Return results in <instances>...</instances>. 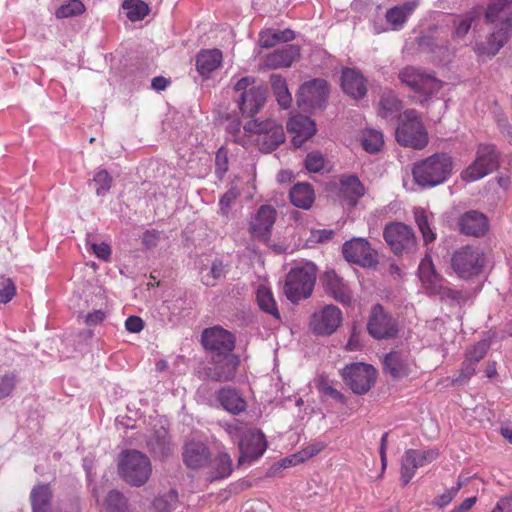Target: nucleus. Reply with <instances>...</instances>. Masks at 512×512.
Here are the masks:
<instances>
[{
	"instance_id": "59",
	"label": "nucleus",
	"mask_w": 512,
	"mask_h": 512,
	"mask_svg": "<svg viewBox=\"0 0 512 512\" xmlns=\"http://www.w3.org/2000/svg\"><path fill=\"white\" fill-rule=\"evenodd\" d=\"M0 303H8L16 294V287L11 279L1 278Z\"/></svg>"
},
{
	"instance_id": "56",
	"label": "nucleus",
	"mask_w": 512,
	"mask_h": 512,
	"mask_svg": "<svg viewBox=\"0 0 512 512\" xmlns=\"http://www.w3.org/2000/svg\"><path fill=\"white\" fill-rule=\"evenodd\" d=\"M462 486H463V482L458 480L455 486H453L450 489H447L444 493L439 495L435 499L434 504L440 508L447 506L457 496V494L460 491V489L462 488Z\"/></svg>"
},
{
	"instance_id": "50",
	"label": "nucleus",
	"mask_w": 512,
	"mask_h": 512,
	"mask_svg": "<svg viewBox=\"0 0 512 512\" xmlns=\"http://www.w3.org/2000/svg\"><path fill=\"white\" fill-rule=\"evenodd\" d=\"M287 4V0H253V7L263 14H273L280 11Z\"/></svg>"
},
{
	"instance_id": "29",
	"label": "nucleus",
	"mask_w": 512,
	"mask_h": 512,
	"mask_svg": "<svg viewBox=\"0 0 512 512\" xmlns=\"http://www.w3.org/2000/svg\"><path fill=\"white\" fill-rule=\"evenodd\" d=\"M210 457L207 446L200 442H190L185 445L183 460L187 467L199 469L208 463Z\"/></svg>"
},
{
	"instance_id": "10",
	"label": "nucleus",
	"mask_w": 512,
	"mask_h": 512,
	"mask_svg": "<svg viewBox=\"0 0 512 512\" xmlns=\"http://www.w3.org/2000/svg\"><path fill=\"white\" fill-rule=\"evenodd\" d=\"M497 166L498 155L495 146L481 144L478 146L474 162L462 171L461 178L466 182H474L490 174Z\"/></svg>"
},
{
	"instance_id": "43",
	"label": "nucleus",
	"mask_w": 512,
	"mask_h": 512,
	"mask_svg": "<svg viewBox=\"0 0 512 512\" xmlns=\"http://www.w3.org/2000/svg\"><path fill=\"white\" fill-rule=\"evenodd\" d=\"M414 218L422 235L424 244L429 245L430 243H433L436 240V233L431 227V221L427 212L422 208H416L414 210Z\"/></svg>"
},
{
	"instance_id": "11",
	"label": "nucleus",
	"mask_w": 512,
	"mask_h": 512,
	"mask_svg": "<svg viewBox=\"0 0 512 512\" xmlns=\"http://www.w3.org/2000/svg\"><path fill=\"white\" fill-rule=\"evenodd\" d=\"M376 370L373 366L365 363H352L346 365L342 372L344 382L355 394L367 393L376 379Z\"/></svg>"
},
{
	"instance_id": "21",
	"label": "nucleus",
	"mask_w": 512,
	"mask_h": 512,
	"mask_svg": "<svg viewBox=\"0 0 512 512\" xmlns=\"http://www.w3.org/2000/svg\"><path fill=\"white\" fill-rule=\"evenodd\" d=\"M277 211L270 205H262L252 217L249 224V232L255 239L268 242L271 230L276 221Z\"/></svg>"
},
{
	"instance_id": "13",
	"label": "nucleus",
	"mask_w": 512,
	"mask_h": 512,
	"mask_svg": "<svg viewBox=\"0 0 512 512\" xmlns=\"http://www.w3.org/2000/svg\"><path fill=\"white\" fill-rule=\"evenodd\" d=\"M367 331L378 340L393 338L398 333L397 321L385 311L382 305L375 304L370 311Z\"/></svg>"
},
{
	"instance_id": "17",
	"label": "nucleus",
	"mask_w": 512,
	"mask_h": 512,
	"mask_svg": "<svg viewBox=\"0 0 512 512\" xmlns=\"http://www.w3.org/2000/svg\"><path fill=\"white\" fill-rule=\"evenodd\" d=\"M341 310L332 304L315 311L310 319V329L317 335H331L342 323Z\"/></svg>"
},
{
	"instance_id": "14",
	"label": "nucleus",
	"mask_w": 512,
	"mask_h": 512,
	"mask_svg": "<svg viewBox=\"0 0 512 512\" xmlns=\"http://www.w3.org/2000/svg\"><path fill=\"white\" fill-rule=\"evenodd\" d=\"M329 94L328 84L324 79H312L303 83L297 94V103L305 109H321Z\"/></svg>"
},
{
	"instance_id": "52",
	"label": "nucleus",
	"mask_w": 512,
	"mask_h": 512,
	"mask_svg": "<svg viewBox=\"0 0 512 512\" xmlns=\"http://www.w3.org/2000/svg\"><path fill=\"white\" fill-rule=\"evenodd\" d=\"M93 182L96 186L97 195H104L111 188L112 177L109 175L107 170L103 169L94 175Z\"/></svg>"
},
{
	"instance_id": "22",
	"label": "nucleus",
	"mask_w": 512,
	"mask_h": 512,
	"mask_svg": "<svg viewBox=\"0 0 512 512\" xmlns=\"http://www.w3.org/2000/svg\"><path fill=\"white\" fill-rule=\"evenodd\" d=\"M418 277L421 282V287L428 295H436L441 287L446 284V279L437 272L430 255H425L420 261Z\"/></svg>"
},
{
	"instance_id": "40",
	"label": "nucleus",
	"mask_w": 512,
	"mask_h": 512,
	"mask_svg": "<svg viewBox=\"0 0 512 512\" xmlns=\"http://www.w3.org/2000/svg\"><path fill=\"white\" fill-rule=\"evenodd\" d=\"M147 445L154 454L162 458L168 456L171 451V442L168 432L163 428L157 430L154 435L149 438Z\"/></svg>"
},
{
	"instance_id": "47",
	"label": "nucleus",
	"mask_w": 512,
	"mask_h": 512,
	"mask_svg": "<svg viewBox=\"0 0 512 512\" xmlns=\"http://www.w3.org/2000/svg\"><path fill=\"white\" fill-rule=\"evenodd\" d=\"M178 501L176 490H170L164 495L158 496L153 501V507L157 512H170Z\"/></svg>"
},
{
	"instance_id": "23",
	"label": "nucleus",
	"mask_w": 512,
	"mask_h": 512,
	"mask_svg": "<svg viewBox=\"0 0 512 512\" xmlns=\"http://www.w3.org/2000/svg\"><path fill=\"white\" fill-rule=\"evenodd\" d=\"M384 370L393 379L407 377L415 365L411 354L407 350L391 351L384 357Z\"/></svg>"
},
{
	"instance_id": "2",
	"label": "nucleus",
	"mask_w": 512,
	"mask_h": 512,
	"mask_svg": "<svg viewBox=\"0 0 512 512\" xmlns=\"http://www.w3.org/2000/svg\"><path fill=\"white\" fill-rule=\"evenodd\" d=\"M488 259L484 250L477 245H463L451 255L450 265L458 278L472 280L484 273Z\"/></svg>"
},
{
	"instance_id": "18",
	"label": "nucleus",
	"mask_w": 512,
	"mask_h": 512,
	"mask_svg": "<svg viewBox=\"0 0 512 512\" xmlns=\"http://www.w3.org/2000/svg\"><path fill=\"white\" fill-rule=\"evenodd\" d=\"M334 192L343 207L353 209L365 195L366 188L360 179L354 175H343L334 185Z\"/></svg>"
},
{
	"instance_id": "46",
	"label": "nucleus",
	"mask_w": 512,
	"mask_h": 512,
	"mask_svg": "<svg viewBox=\"0 0 512 512\" xmlns=\"http://www.w3.org/2000/svg\"><path fill=\"white\" fill-rule=\"evenodd\" d=\"M226 272V266L223 262L216 259L212 262L210 271L202 276V282L206 286L213 287L219 279L225 277Z\"/></svg>"
},
{
	"instance_id": "45",
	"label": "nucleus",
	"mask_w": 512,
	"mask_h": 512,
	"mask_svg": "<svg viewBox=\"0 0 512 512\" xmlns=\"http://www.w3.org/2000/svg\"><path fill=\"white\" fill-rule=\"evenodd\" d=\"M384 145L383 134L377 130H367L363 133L362 146L369 153L378 152Z\"/></svg>"
},
{
	"instance_id": "38",
	"label": "nucleus",
	"mask_w": 512,
	"mask_h": 512,
	"mask_svg": "<svg viewBox=\"0 0 512 512\" xmlns=\"http://www.w3.org/2000/svg\"><path fill=\"white\" fill-rule=\"evenodd\" d=\"M402 108V103L395 92L391 90L384 91L381 94L378 115L384 119L393 118Z\"/></svg>"
},
{
	"instance_id": "53",
	"label": "nucleus",
	"mask_w": 512,
	"mask_h": 512,
	"mask_svg": "<svg viewBox=\"0 0 512 512\" xmlns=\"http://www.w3.org/2000/svg\"><path fill=\"white\" fill-rule=\"evenodd\" d=\"M239 196L240 192L236 188L232 187L220 198L219 210L221 215L228 216L232 205Z\"/></svg>"
},
{
	"instance_id": "8",
	"label": "nucleus",
	"mask_w": 512,
	"mask_h": 512,
	"mask_svg": "<svg viewBox=\"0 0 512 512\" xmlns=\"http://www.w3.org/2000/svg\"><path fill=\"white\" fill-rule=\"evenodd\" d=\"M244 131L256 136L255 141L263 152H270L285 141L283 126L271 119L249 121L244 125Z\"/></svg>"
},
{
	"instance_id": "51",
	"label": "nucleus",
	"mask_w": 512,
	"mask_h": 512,
	"mask_svg": "<svg viewBox=\"0 0 512 512\" xmlns=\"http://www.w3.org/2000/svg\"><path fill=\"white\" fill-rule=\"evenodd\" d=\"M441 299H449L458 304L465 303L470 299V294L466 291L457 290L444 284L440 291L436 294Z\"/></svg>"
},
{
	"instance_id": "15",
	"label": "nucleus",
	"mask_w": 512,
	"mask_h": 512,
	"mask_svg": "<svg viewBox=\"0 0 512 512\" xmlns=\"http://www.w3.org/2000/svg\"><path fill=\"white\" fill-rule=\"evenodd\" d=\"M202 344L211 356L233 354L235 337L222 327L214 326L203 331Z\"/></svg>"
},
{
	"instance_id": "42",
	"label": "nucleus",
	"mask_w": 512,
	"mask_h": 512,
	"mask_svg": "<svg viewBox=\"0 0 512 512\" xmlns=\"http://www.w3.org/2000/svg\"><path fill=\"white\" fill-rule=\"evenodd\" d=\"M510 15H512V0H495L488 5L485 18L488 22L494 23L507 19Z\"/></svg>"
},
{
	"instance_id": "32",
	"label": "nucleus",
	"mask_w": 512,
	"mask_h": 512,
	"mask_svg": "<svg viewBox=\"0 0 512 512\" xmlns=\"http://www.w3.org/2000/svg\"><path fill=\"white\" fill-rule=\"evenodd\" d=\"M222 52L219 49L202 50L196 57V68L201 76H208L222 64Z\"/></svg>"
},
{
	"instance_id": "12",
	"label": "nucleus",
	"mask_w": 512,
	"mask_h": 512,
	"mask_svg": "<svg viewBox=\"0 0 512 512\" xmlns=\"http://www.w3.org/2000/svg\"><path fill=\"white\" fill-rule=\"evenodd\" d=\"M439 457V450L436 448L421 450L408 449L401 458L400 481L406 486L415 476L418 468L432 463Z\"/></svg>"
},
{
	"instance_id": "30",
	"label": "nucleus",
	"mask_w": 512,
	"mask_h": 512,
	"mask_svg": "<svg viewBox=\"0 0 512 512\" xmlns=\"http://www.w3.org/2000/svg\"><path fill=\"white\" fill-rule=\"evenodd\" d=\"M53 492L49 484H38L30 492L32 512H52Z\"/></svg>"
},
{
	"instance_id": "28",
	"label": "nucleus",
	"mask_w": 512,
	"mask_h": 512,
	"mask_svg": "<svg viewBox=\"0 0 512 512\" xmlns=\"http://www.w3.org/2000/svg\"><path fill=\"white\" fill-rule=\"evenodd\" d=\"M506 40V34H478L474 51L478 56L492 57L503 47Z\"/></svg>"
},
{
	"instance_id": "57",
	"label": "nucleus",
	"mask_w": 512,
	"mask_h": 512,
	"mask_svg": "<svg viewBox=\"0 0 512 512\" xmlns=\"http://www.w3.org/2000/svg\"><path fill=\"white\" fill-rule=\"evenodd\" d=\"M325 159L318 152H311L306 156L305 167L309 172L317 173L324 168Z\"/></svg>"
},
{
	"instance_id": "63",
	"label": "nucleus",
	"mask_w": 512,
	"mask_h": 512,
	"mask_svg": "<svg viewBox=\"0 0 512 512\" xmlns=\"http://www.w3.org/2000/svg\"><path fill=\"white\" fill-rule=\"evenodd\" d=\"M159 239H160L159 231H157L155 229L147 230L143 233L142 243L146 248L151 249V248H154L157 246Z\"/></svg>"
},
{
	"instance_id": "39",
	"label": "nucleus",
	"mask_w": 512,
	"mask_h": 512,
	"mask_svg": "<svg viewBox=\"0 0 512 512\" xmlns=\"http://www.w3.org/2000/svg\"><path fill=\"white\" fill-rule=\"evenodd\" d=\"M122 11L128 20L137 22L148 16L150 7L143 0H124L122 3Z\"/></svg>"
},
{
	"instance_id": "36",
	"label": "nucleus",
	"mask_w": 512,
	"mask_h": 512,
	"mask_svg": "<svg viewBox=\"0 0 512 512\" xmlns=\"http://www.w3.org/2000/svg\"><path fill=\"white\" fill-rule=\"evenodd\" d=\"M416 7L417 2L414 0L392 7L386 13V20L393 29H400Z\"/></svg>"
},
{
	"instance_id": "48",
	"label": "nucleus",
	"mask_w": 512,
	"mask_h": 512,
	"mask_svg": "<svg viewBox=\"0 0 512 512\" xmlns=\"http://www.w3.org/2000/svg\"><path fill=\"white\" fill-rule=\"evenodd\" d=\"M85 6L80 0H69L62 4L55 12L57 18H68L82 14Z\"/></svg>"
},
{
	"instance_id": "5",
	"label": "nucleus",
	"mask_w": 512,
	"mask_h": 512,
	"mask_svg": "<svg viewBox=\"0 0 512 512\" xmlns=\"http://www.w3.org/2000/svg\"><path fill=\"white\" fill-rule=\"evenodd\" d=\"M396 140L404 146L422 150L428 145V133L418 112L409 109L403 112L396 129Z\"/></svg>"
},
{
	"instance_id": "44",
	"label": "nucleus",
	"mask_w": 512,
	"mask_h": 512,
	"mask_svg": "<svg viewBox=\"0 0 512 512\" xmlns=\"http://www.w3.org/2000/svg\"><path fill=\"white\" fill-rule=\"evenodd\" d=\"M107 512H132L127 497L117 490H112L106 497Z\"/></svg>"
},
{
	"instance_id": "3",
	"label": "nucleus",
	"mask_w": 512,
	"mask_h": 512,
	"mask_svg": "<svg viewBox=\"0 0 512 512\" xmlns=\"http://www.w3.org/2000/svg\"><path fill=\"white\" fill-rule=\"evenodd\" d=\"M118 471L127 484L141 487L152 475V463L146 454L138 450H126L121 454Z\"/></svg>"
},
{
	"instance_id": "62",
	"label": "nucleus",
	"mask_w": 512,
	"mask_h": 512,
	"mask_svg": "<svg viewBox=\"0 0 512 512\" xmlns=\"http://www.w3.org/2000/svg\"><path fill=\"white\" fill-rule=\"evenodd\" d=\"M223 428L225 432L228 434V436L232 439H241V437L245 434L243 431V425L241 422L234 420L231 423H224Z\"/></svg>"
},
{
	"instance_id": "4",
	"label": "nucleus",
	"mask_w": 512,
	"mask_h": 512,
	"mask_svg": "<svg viewBox=\"0 0 512 512\" xmlns=\"http://www.w3.org/2000/svg\"><path fill=\"white\" fill-rule=\"evenodd\" d=\"M317 278V268L312 263L292 268L286 276L284 294L293 303L312 295Z\"/></svg>"
},
{
	"instance_id": "37",
	"label": "nucleus",
	"mask_w": 512,
	"mask_h": 512,
	"mask_svg": "<svg viewBox=\"0 0 512 512\" xmlns=\"http://www.w3.org/2000/svg\"><path fill=\"white\" fill-rule=\"evenodd\" d=\"M256 301L259 308L272 316L276 320H280V312L270 288L260 285L256 291Z\"/></svg>"
},
{
	"instance_id": "27",
	"label": "nucleus",
	"mask_w": 512,
	"mask_h": 512,
	"mask_svg": "<svg viewBox=\"0 0 512 512\" xmlns=\"http://www.w3.org/2000/svg\"><path fill=\"white\" fill-rule=\"evenodd\" d=\"M459 227L463 234L480 237L488 230V219L483 213L471 210L461 216Z\"/></svg>"
},
{
	"instance_id": "33",
	"label": "nucleus",
	"mask_w": 512,
	"mask_h": 512,
	"mask_svg": "<svg viewBox=\"0 0 512 512\" xmlns=\"http://www.w3.org/2000/svg\"><path fill=\"white\" fill-rule=\"evenodd\" d=\"M209 478L214 480L224 479L233 472V461L226 452H220L209 462Z\"/></svg>"
},
{
	"instance_id": "20",
	"label": "nucleus",
	"mask_w": 512,
	"mask_h": 512,
	"mask_svg": "<svg viewBox=\"0 0 512 512\" xmlns=\"http://www.w3.org/2000/svg\"><path fill=\"white\" fill-rule=\"evenodd\" d=\"M240 359L235 354L211 356V366L206 368V375L213 381H232L237 373Z\"/></svg>"
},
{
	"instance_id": "55",
	"label": "nucleus",
	"mask_w": 512,
	"mask_h": 512,
	"mask_svg": "<svg viewBox=\"0 0 512 512\" xmlns=\"http://www.w3.org/2000/svg\"><path fill=\"white\" fill-rule=\"evenodd\" d=\"M317 388L320 393L330 396L333 399L344 403V401H345L344 395L341 392H339L338 390H336L335 388H333L330 385L328 379H326L324 376H320V378L318 379Z\"/></svg>"
},
{
	"instance_id": "35",
	"label": "nucleus",
	"mask_w": 512,
	"mask_h": 512,
	"mask_svg": "<svg viewBox=\"0 0 512 512\" xmlns=\"http://www.w3.org/2000/svg\"><path fill=\"white\" fill-rule=\"evenodd\" d=\"M290 200L296 207L309 209L314 200L315 194L312 186L307 183H298L290 191Z\"/></svg>"
},
{
	"instance_id": "41",
	"label": "nucleus",
	"mask_w": 512,
	"mask_h": 512,
	"mask_svg": "<svg viewBox=\"0 0 512 512\" xmlns=\"http://www.w3.org/2000/svg\"><path fill=\"white\" fill-rule=\"evenodd\" d=\"M270 84L278 104L282 108L287 109L292 102V96L288 90L285 78L279 74H272L270 76Z\"/></svg>"
},
{
	"instance_id": "19",
	"label": "nucleus",
	"mask_w": 512,
	"mask_h": 512,
	"mask_svg": "<svg viewBox=\"0 0 512 512\" xmlns=\"http://www.w3.org/2000/svg\"><path fill=\"white\" fill-rule=\"evenodd\" d=\"M238 447L240 452L238 464L242 465L260 458L266 451L267 442L261 431L248 429L239 440Z\"/></svg>"
},
{
	"instance_id": "16",
	"label": "nucleus",
	"mask_w": 512,
	"mask_h": 512,
	"mask_svg": "<svg viewBox=\"0 0 512 512\" xmlns=\"http://www.w3.org/2000/svg\"><path fill=\"white\" fill-rule=\"evenodd\" d=\"M342 253L348 262L363 267H373L378 263L377 252L364 238H352L346 241L343 244Z\"/></svg>"
},
{
	"instance_id": "26",
	"label": "nucleus",
	"mask_w": 512,
	"mask_h": 512,
	"mask_svg": "<svg viewBox=\"0 0 512 512\" xmlns=\"http://www.w3.org/2000/svg\"><path fill=\"white\" fill-rule=\"evenodd\" d=\"M367 80L356 69L345 68L342 70L341 87L342 90L354 99H361L367 93Z\"/></svg>"
},
{
	"instance_id": "58",
	"label": "nucleus",
	"mask_w": 512,
	"mask_h": 512,
	"mask_svg": "<svg viewBox=\"0 0 512 512\" xmlns=\"http://www.w3.org/2000/svg\"><path fill=\"white\" fill-rule=\"evenodd\" d=\"M295 38V34H261V38L259 43L264 48L272 47L279 40H284L286 42L291 41Z\"/></svg>"
},
{
	"instance_id": "25",
	"label": "nucleus",
	"mask_w": 512,
	"mask_h": 512,
	"mask_svg": "<svg viewBox=\"0 0 512 512\" xmlns=\"http://www.w3.org/2000/svg\"><path fill=\"white\" fill-rule=\"evenodd\" d=\"M323 286L326 292L339 303L346 306L352 304V292L349 286L334 271H328L324 274Z\"/></svg>"
},
{
	"instance_id": "7",
	"label": "nucleus",
	"mask_w": 512,
	"mask_h": 512,
	"mask_svg": "<svg viewBox=\"0 0 512 512\" xmlns=\"http://www.w3.org/2000/svg\"><path fill=\"white\" fill-rule=\"evenodd\" d=\"M398 78L403 85L423 97L424 100L437 94L443 87V82L433 74L414 66L402 68L398 73Z\"/></svg>"
},
{
	"instance_id": "34",
	"label": "nucleus",
	"mask_w": 512,
	"mask_h": 512,
	"mask_svg": "<svg viewBox=\"0 0 512 512\" xmlns=\"http://www.w3.org/2000/svg\"><path fill=\"white\" fill-rule=\"evenodd\" d=\"M299 55V50L295 46L287 45L281 50H275L266 56L265 65L275 69L280 67H289Z\"/></svg>"
},
{
	"instance_id": "31",
	"label": "nucleus",
	"mask_w": 512,
	"mask_h": 512,
	"mask_svg": "<svg viewBox=\"0 0 512 512\" xmlns=\"http://www.w3.org/2000/svg\"><path fill=\"white\" fill-rule=\"evenodd\" d=\"M217 400L226 411L232 414H239L247 407L245 399L231 387L221 388L217 392Z\"/></svg>"
},
{
	"instance_id": "1",
	"label": "nucleus",
	"mask_w": 512,
	"mask_h": 512,
	"mask_svg": "<svg viewBox=\"0 0 512 512\" xmlns=\"http://www.w3.org/2000/svg\"><path fill=\"white\" fill-rule=\"evenodd\" d=\"M454 161L448 153H435L414 163L412 175L421 187H434L446 182L453 173Z\"/></svg>"
},
{
	"instance_id": "60",
	"label": "nucleus",
	"mask_w": 512,
	"mask_h": 512,
	"mask_svg": "<svg viewBox=\"0 0 512 512\" xmlns=\"http://www.w3.org/2000/svg\"><path fill=\"white\" fill-rule=\"evenodd\" d=\"M216 169L215 173L219 179H222L228 170V157L227 152L220 148L216 153Z\"/></svg>"
},
{
	"instance_id": "9",
	"label": "nucleus",
	"mask_w": 512,
	"mask_h": 512,
	"mask_svg": "<svg viewBox=\"0 0 512 512\" xmlns=\"http://www.w3.org/2000/svg\"><path fill=\"white\" fill-rule=\"evenodd\" d=\"M383 237L395 255L412 253L417 248V239L413 229L401 222H392L385 226Z\"/></svg>"
},
{
	"instance_id": "49",
	"label": "nucleus",
	"mask_w": 512,
	"mask_h": 512,
	"mask_svg": "<svg viewBox=\"0 0 512 512\" xmlns=\"http://www.w3.org/2000/svg\"><path fill=\"white\" fill-rule=\"evenodd\" d=\"M490 347L488 340H482L472 345L465 351V358L478 364L487 354Z\"/></svg>"
},
{
	"instance_id": "6",
	"label": "nucleus",
	"mask_w": 512,
	"mask_h": 512,
	"mask_svg": "<svg viewBox=\"0 0 512 512\" xmlns=\"http://www.w3.org/2000/svg\"><path fill=\"white\" fill-rule=\"evenodd\" d=\"M237 103L242 115L252 117L264 106L267 91L253 77H243L234 86Z\"/></svg>"
},
{
	"instance_id": "54",
	"label": "nucleus",
	"mask_w": 512,
	"mask_h": 512,
	"mask_svg": "<svg viewBox=\"0 0 512 512\" xmlns=\"http://www.w3.org/2000/svg\"><path fill=\"white\" fill-rule=\"evenodd\" d=\"M477 364L472 361L464 358L462 362L459 376L452 380V385L463 384L466 383L473 375L476 373Z\"/></svg>"
},
{
	"instance_id": "61",
	"label": "nucleus",
	"mask_w": 512,
	"mask_h": 512,
	"mask_svg": "<svg viewBox=\"0 0 512 512\" xmlns=\"http://www.w3.org/2000/svg\"><path fill=\"white\" fill-rule=\"evenodd\" d=\"M16 385V376L14 374H5L0 380V399L8 397Z\"/></svg>"
},
{
	"instance_id": "24",
	"label": "nucleus",
	"mask_w": 512,
	"mask_h": 512,
	"mask_svg": "<svg viewBox=\"0 0 512 512\" xmlns=\"http://www.w3.org/2000/svg\"><path fill=\"white\" fill-rule=\"evenodd\" d=\"M287 131L292 134V143L300 147L304 142L316 134L315 122L308 116L297 114L287 122Z\"/></svg>"
},
{
	"instance_id": "64",
	"label": "nucleus",
	"mask_w": 512,
	"mask_h": 512,
	"mask_svg": "<svg viewBox=\"0 0 512 512\" xmlns=\"http://www.w3.org/2000/svg\"><path fill=\"white\" fill-rule=\"evenodd\" d=\"M325 448V445L323 443H315L310 444L307 447L300 450L298 453L303 458V461L314 457L315 455L319 454L323 449Z\"/></svg>"
}]
</instances>
